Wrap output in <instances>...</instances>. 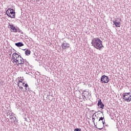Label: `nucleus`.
<instances>
[{"label": "nucleus", "mask_w": 131, "mask_h": 131, "mask_svg": "<svg viewBox=\"0 0 131 131\" xmlns=\"http://www.w3.org/2000/svg\"><path fill=\"white\" fill-rule=\"evenodd\" d=\"M91 44L94 48H95L97 50H99V51H101L102 49L104 48L103 42L98 37L93 39L91 41Z\"/></svg>", "instance_id": "f257e3e1"}, {"label": "nucleus", "mask_w": 131, "mask_h": 131, "mask_svg": "<svg viewBox=\"0 0 131 131\" xmlns=\"http://www.w3.org/2000/svg\"><path fill=\"white\" fill-rule=\"evenodd\" d=\"M12 60L18 64H20L21 67L24 66V59L22 57L18 54V53H15L12 54Z\"/></svg>", "instance_id": "f03ea898"}, {"label": "nucleus", "mask_w": 131, "mask_h": 131, "mask_svg": "<svg viewBox=\"0 0 131 131\" xmlns=\"http://www.w3.org/2000/svg\"><path fill=\"white\" fill-rule=\"evenodd\" d=\"M6 14L10 18H15V10L13 9H8L6 11Z\"/></svg>", "instance_id": "7ed1b4c3"}, {"label": "nucleus", "mask_w": 131, "mask_h": 131, "mask_svg": "<svg viewBox=\"0 0 131 131\" xmlns=\"http://www.w3.org/2000/svg\"><path fill=\"white\" fill-rule=\"evenodd\" d=\"M123 99L124 101L129 102L131 101V93H123Z\"/></svg>", "instance_id": "20e7f679"}, {"label": "nucleus", "mask_w": 131, "mask_h": 131, "mask_svg": "<svg viewBox=\"0 0 131 131\" xmlns=\"http://www.w3.org/2000/svg\"><path fill=\"white\" fill-rule=\"evenodd\" d=\"M100 81L102 82V83H108V82H109V77L104 75L101 76Z\"/></svg>", "instance_id": "39448f33"}, {"label": "nucleus", "mask_w": 131, "mask_h": 131, "mask_svg": "<svg viewBox=\"0 0 131 131\" xmlns=\"http://www.w3.org/2000/svg\"><path fill=\"white\" fill-rule=\"evenodd\" d=\"M61 48L62 50H66V49H69L70 48V44L68 43L66 41H63L61 44Z\"/></svg>", "instance_id": "423d86ee"}, {"label": "nucleus", "mask_w": 131, "mask_h": 131, "mask_svg": "<svg viewBox=\"0 0 131 131\" xmlns=\"http://www.w3.org/2000/svg\"><path fill=\"white\" fill-rule=\"evenodd\" d=\"M9 119L12 120V122H14V124H17V122H18V120H17V118H16V117L10 115L9 117Z\"/></svg>", "instance_id": "0eeeda50"}, {"label": "nucleus", "mask_w": 131, "mask_h": 131, "mask_svg": "<svg viewBox=\"0 0 131 131\" xmlns=\"http://www.w3.org/2000/svg\"><path fill=\"white\" fill-rule=\"evenodd\" d=\"M8 27L10 28L13 32H18V29L14 26V25H9Z\"/></svg>", "instance_id": "6e6552de"}, {"label": "nucleus", "mask_w": 131, "mask_h": 131, "mask_svg": "<svg viewBox=\"0 0 131 131\" xmlns=\"http://www.w3.org/2000/svg\"><path fill=\"white\" fill-rule=\"evenodd\" d=\"M97 105L98 107L101 108V109H104V107H105V105H104V103L102 102V100H101V99H100L98 101Z\"/></svg>", "instance_id": "1a4fd4ad"}, {"label": "nucleus", "mask_w": 131, "mask_h": 131, "mask_svg": "<svg viewBox=\"0 0 131 131\" xmlns=\"http://www.w3.org/2000/svg\"><path fill=\"white\" fill-rule=\"evenodd\" d=\"M88 95H90L89 92H86L85 90H84L82 93V96L84 97V98H86V97H88Z\"/></svg>", "instance_id": "9d476101"}, {"label": "nucleus", "mask_w": 131, "mask_h": 131, "mask_svg": "<svg viewBox=\"0 0 131 131\" xmlns=\"http://www.w3.org/2000/svg\"><path fill=\"white\" fill-rule=\"evenodd\" d=\"M114 25L116 27H120V22H116V21H113Z\"/></svg>", "instance_id": "9b49d317"}, {"label": "nucleus", "mask_w": 131, "mask_h": 131, "mask_svg": "<svg viewBox=\"0 0 131 131\" xmlns=\"http://www.w3.org/2000/svg\"><path fill=\"white\" fill-rule=\"evenodd\" d=\"M15 46L18 47H23V46H24V44H23V42H19L15 43Z\"/></svg>", "instance_id": "f8f14e48"}, {"label": "nucleus", "mask_w": 131, "mask_h": 131, "mask_svg": "<svg viewBox=\"0 0 131 131\" xmlns=\"http://www.w3.org/2000/svg\"><path fill=\"white\" fill-rule=\"evenodd\" d=\"M31 53V51H30V50H26L25 52V55H26L27 56H29V55H30V54Z\"/></svg>", "instance_id": "ddd939ff"}, {"label": "nucleus", "mask_w": 131, "mask_h": 131, "mask_svg": "<svg viewBox=\"0 0 131 131\" xmlns=\"http://www.w3.org/2000/svg\"><path fill=\"white\" fill-rule=\"evenodd\" d=\"M24 65H25V66H29V62L26 61H26H24Z\"/></svg>", "instance_id": "4468645a"}, {"label": "nucleus", "mask_w": 131, "mask_h": 131, "mask_svg": "<svg viewBox=\"0 0 131 131\" xmlns=\"http://www.w3.org/2000/svg\"><path fill=\"white\" fill-rule=\"evenodd\" d=\"M17 32H18L19 33H21V34H23V32L22 31V30H20V29H18L17 30Z\"/></svg>", "instance_id": "2eb2a0df"}, {"label": "nucleus", "mask_w": 131, "mask_h": 131, "mask_svg": "<svg viewBox=\"0 0 131 131\" xmlns=\"http://www.w3.org/2000/svg\"><path fill=\"white\" fill-rule=\"evenodd\" d=\"M92 121L94 123L95 126H97V125L95 123V118H94V117L92 118Z\"/></svg>", "instance_id": "dca6fc26"}, {"label": "nucleus", "mask_w": 131, "mask_h": 131, "mask_svg": "<svg viewBox=\"0 0 131 131\" xmlns=\"http://www.w3.org/2000/svg\"><path fill=\"white\" fill-rule=\"evenodd\" d=\"M74 131H81V128H75L74 129Z\"/></svg>", "instance_id": "f3484780"}, {"label": "nucleus", "mask_w": 131, "mask_h": 131, "mask_svg": "<svg viewBox=\"0 0 131 131\" xmlns=\"http://www.w3.org/2000/svg\"><path fill=\"white\" fill-rule=\"evenodd\" d=\"M7 116H9V115H10V116H11V111H8L7 113Z\"/></svg>", "instance_id": "a211bd4d"}, {"label": "nucleus", "mask_w": 131, "mask_h": 131, "mask_svg": "<svg viewBox=\"0 0 131 131\" xmlns=\"http://www.w3.org/2000/svg\"><path fill=\"white\" fill-rule=\"evenodd\" d=\"M103 119H105L104 118V117H100V118H99V121H101V120H102V121H103Z\"/></svg>", "instance_id": "6ab92c4d"}, {"label": "nucleus", "mask_w": 131, "mask_h": 131, "mask_svg": "<svg viewBox=\"0 0 131 131\" xmlns=\"http://www.w3.org/2000/svg\"><path fill=\"white\" fill-rule=\"evenodd\" d=\"M24 86H25L26 89H27V88H28V84L26 83L25 85H24Z\"/></svg>", "instance_id": "aec40b11"}, {"label": "nucleus", "mask_w": 131, "mask_h": 131, "mask_svg": "<svg viewBox=\"0 0 131 131\" xmlns=\"http://www.w3.org/2000/svg\"><path fill=\"white\" fill-rule=\"evenodd\" d=\"M29 86L28 85V87H27V89L26 88V91H29Z\"/></svg>", "instance_id": "412c9836"}, {"label": "nucleus", "mask_w": 131, "mask_h": 131, "mask_svg": "<svg viewBox=\"0 0 131 131\" xmlns=\"http://www.w3.org/2000/svg\"><path fill=\"white\" fill-rule=\"evenodd\" d=\"M102 124L103 125V126H104L105 124V119H104V121H102Z\"/></svg>", "instance_id": "4be33fe9"}, {"label": "nucleus", "mask_w": 131, "mask_h": 131, "mask_svg": "<svg viewBox=\"0 0 131 131\" xmlns=\"http://www.w3.org/2000/svg\"><path fill=\"white\" fill-rule=\"evenodd\" d=\"M96 128H97V129H100V130H101V129H103V127L102 128H98V127H96Z\"/></svg>", "instance_id": "5701e85b"}, {"label": "nucleus", "mask_w": 131, "mask_h": 131, "mask_svg": "<svg viewBox=\"0 0 131 131\" xmlns=\"http://www.w3.org/2000/svg\"><path fill=\"white\" fill-rule=\"evenodd\" d=\"M22 80H20L19 81H18V83H20V82H22Z\"/></svg>", "instance_id": "b1692460"}, {"label": "nucleus", "mask_w": 131, "mask_h": 131, "mask_svg": "<svg viewBox=\"0 0 131 131\" xmlns=\"http://www.w3.org/2000/svg\"><path fill=\"white\" fill-rule=\"evenodd\" d=\"M95 114H96V113H94V114L92 115V117H94V116H95Z\"/></svg>", "instance_id": "393cba45"}, {"label": "nucleus", "mask_w": 131, "mask_h": 131, "mask_svg": "<svg viewBox=\"0 0 131 131\" xmlns=\"http://www.w3.org/2000/svg\"><path fill=\"white\" fill-rule=\"evenodd\" d=\"M18 86H20V85H19V82L17 83Z\"/></svg>", "instance_id": "a878e982"}, {"label": "nucleus", "mask_w": 131, "mask_h": 131, "mask_svg": "<svg viewBox=\"0 0 131 131\" xmlns=\"http://www.w3.org/2000/svg\"><path fill=\"white\" fill-rule=\"evenodd\" d=\"M19 89H23V87L19 86Z\"/></svg>", "instance_id": "bb28decb"}, {"label": "nucleus", "mask_w": 131, "mask_h": 131, "mask_svg": "<svg viewBox=\"0 0 131 131\" xmlns=\"http://www.w3.org/2000/svg\"><path fill=\"white\" fill-rule=\"evenodd\" d=\"M7 120H8V121H9V118H7Z\"/></svg>", "instance_id": "cd10ccee"}, {"label": "nucleus", "mask_w": 131, "mask_h": 131, "mask_svg": "<svg viewBox=\"0 0 131 131\" xmlns=\"http://www.w3.org/2000/svg\"><path fill=\"white\" fill-rule=\"evenodd\" d=\"M115 21L116 22H117V20H115Z\"/></svg>", "instance_id": "c85d7f7f"}, {"label": "nucleus", "mask_w": 131, "mask_h": 131, "mask_svg": "<svg viewBox=\"0 0 131 131\" xmlns=\"http://www.w3.org/2000/svg\"><path fill=\"white\" fill-rule=\"evenodd\" d=\"M25 83H23V84H24Z\"/></svg>", "instance_id": "c756f323"}, {"label": "nucleus", "mask_w": 131, "mask_h": 131, "mask_svg": "<svg viewBox=\"0 0 131 131\" xmlns=\"http://www.w3.org/2000/svg\"><path fill=\"white\" fill-rule=\"evenodd\" d=\"M106 126H108V125H106Z\"/></svg>", "instance_id": "7c9ffc66"}, {"label": "nucleus", "mask_w": 131, "mask_h": 131, "mask_svg": "<svg viewBox=\"0 0 131 131\" xmlns=\"http://www.w3.org/2000/svg\"><path fill=\"white\" fill-rule=\"evenodd\" d=\"M95 116H97V115H95Z\"/></svg>", "instance_id": "2f4dec72"}]
</instances>
